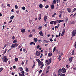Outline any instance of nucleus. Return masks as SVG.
<instances>
[{"label":"nucleus","instance_id":"1","mask_svg":"<svg viewBox=\"0 0 76 76\" xmlns=\"http://www.w3.org/2000/svg\"><path fill=\"white\" fill-rule=\"evenodd\" d=\"M12 45L11 46V48H15V47H17L19 45V44L17 43H16L14 44H12Z\"/></svg>","mask_w":76,"mask_h":76},{"label":"nucleus","instance_id":"2","mask_svg":"<svg viewBox=\"0 0 76 76\" xmlns=\"http://www.w3.org/2000/svg\"><path fill=\"white\" fill-rule=\"evenodd\" d=\"M39 65H40V68L41 69H42V67H43V66H44V62L42 61H41L38 64Z\"/></svg>","mask_w":76,"mask_h":76},{"label":"nucleus","instance_id":"3","mask_svg":"<svg viewBox=\"0 0 76 76\" xmlns=\"http://www.w3.org/2000/svg\"><path fill=\"white\" fill-rule=\"evenodd\" d=\"M72 37H75L76 34V29L73 30L72 32Z\"/></svg>","mask_w":76,"mask_h":76},{"label":"nucleus","instance_id":"4","mask_svg":"<svg viewBox=\"0 0 76 76\" xmlns=\"http://www.w3.org/2000/svg\"><path fill=\"white\" fill-rule=\"evenodd\" d=\"M2 60H3L5 62H7V56H5L3 57Z\"/></svg>","mask_w":76,"mask_h":76},{"label":"nucleus","instance_id":"5","mask_svg":"<svg viewBox=\"0 0 76 76\" xmlns=\"http://www.w3.org/2000/svg\"><path fill=\"white\" fill-rule=\"evenodd\" d=\"M61 72L63 73H66V69L64 67L62 68L61 69Z\"/></svg>","mask_w":76,"mask_h":76},{"label":"nucleus","instance_id":"6","mask_svg":"<svg viewBox=\"0 0 76 76\" xmlns=\"http://www.w3.org/2000/svg\"><path fill=\"white\" fill-rule=\"evenodd\" d=\"M51 62V58H50L49 59V61L48 60H45V63H48L47 64H48V65H49V64H50V63Z\"/></svg>","mask_w":76,"mask_h":76},{"label":"nucleus","instance_id":"7","mask_svg":"<svg viewBox=\"0 0 76 76\" xmlns=\"http://www.w3.org/2000/svg\"><path fill=\"white\" fill-rule=\"evenodd\" d=\"M67 10L69 13H70L72 12V9L69 8H68Z\"/></svg>","mask_w":76,"mask_h":76},{"label":"nucleus","instance_id":"8","mask_svg":"<svg viewBox=\"0 0 76 76\" xmlns=\"http://www.w3.org/2000/svg\"><path fill=\"white\" fill-rule=\"evenodd\" d=\"M20 30L21 32H23V33H25V29L21 28Z\"/></svg>","mask_w":76,"mask_h":76},{"label":"nucleus","instance_id":"9","mask_svg":"<svg viewBox=\"0 0 76 76\" xmlns=\"http://www.w3.org/2000/svg\"><path fill=\"white\" fill-rule=\"evenodd\" d=\"M61 73V69L60 68L59 69L58 72V74L59 75H58V76H60V75Z\"/></svg>","mask_w":76,"mask_h":76},{"label":"nucleus","instance_id":"10","mask_svg":"<svg viewBox=\"0 0 76 76\" xmlns=\"http://www.w3.org/2000/svg\"><path fill=\"white\" fill-rule=\"evenodd\" d=\"M1 7L3 8V9L5 8L6 7V6L3 4H1Z\"/></svg>","mask_w":76,"mask_h":76},{"label":"nucleus","instance_id":"11","mask_svg":"<svg viewBox=\"0 0 76 76\" xmlns=\"http://www.w3.org/2000/svg\"><path fill=\"white\" fill-rule=\"evenodd\" d=\"M36 61H37L38 64L40 63V62H41V61L39 59H36Z\"/></svg>","mask_w":76,"mask_h":76},{"label":"nucleus","instance_id":"12","mask_svg":"<svg viewBox=\"0 0 76 76\" xmlns=\"http://www.w3.org/2000/svg\"><path fill=\"white\" fill-rule=\"evenodd\" d=\"M42 7H43V5H42V4H40L39 5V7H40V9H42Z\"/></svg>","mask_w":76,"mask_h":76},{"label":"nucleus","instance_id":"13","mask_svg":"<svg viewBox=\"0 0 76 76\" xmlns=\"http://www.w3.org/2000/svg\"><path fill=\"white\" fill-rule=\"evenodd\" d=\"M53 54L52 53H48V56L49 57H51L52 56Z\"/></svg>","mask_w":76,"mask_h":76},{"label":"nucleus","instance_id":"14","mask_svg":"<svg viewBox=\"0 0 76 76\" xmlns=\"http://www.w3.org/2000/svg\"><path fill=\"white\" fill-rule=\"evenodd\" d=\"M42 27L39 26L38 28V29H39V31H41V29H42Z\"/></svg>","mask_w":76,"mask_h":76},{"label":"nucleus","instance_id":"15","mask_svg":"<svg viewBox=\"0 0 76 76\" xmlns=\"http://www.w3.org/2000/svg\"><path fill=\"white\" fill-rule=\"evenodd\" d=\"M39 18H38V19L39 20H41V14H40L39 15Z\"/></svg>","mask_w":76,"mask_h":76},{"label":"nucleus","instance_id":"16","mask_svg":"<svg viewBox=\"0 0 76 76\" xmlns=\"http://www.w3.org/2000/svg\"><path fill=\"white\" fill-rule=\"evenodd\" d=\"M56 3V1L55 0H53L52 3L53 4V5H54V4H55Z\"/></svg>","mask_w":76,"mask_h":76},{"label":"nucleus","instance_id":"17","mask_svg":"<svg viewBox=\"0 0 76 76\" xmlns=\"http://www.w3.org/2000/svg\"><path fill=\"white\" fill-rule=\"evenodd\" d=\"M13 43H16V42H18V40L17 39H15L14 40L13 42Z\"/></svg>","mask_w":76,"mask_h":76},{"label":"nucleus","instance_id":"18","mask_svg":"<svg viewBox=\"0 0 76 76\" xmlns=\"http://www.w3.org/2000/svg\"><path fill=\"white\" fill-rule=\"evenodd\" d=\"M51 9H54V5H51Z\"/></svg>","mask_w":76,"mask_h":76},{"label":"nucleus","instance_id":"19","mask_svg":"<svg viewBox=\"0 0 76 76\" xmlns=\"http://www.w3.org/2000/svg\"><path fill=\"white\" fill-rule=\"evenodd\" d=\"M15 62H18V58H15Z\"/></svg>","mask_w":76,"mask_h":76},{"label":"nucleus","instance_id":"20","mask_svg":"<svg viewBox=\"0 0 76 76\" xmlns=\"http://www.w3.org/2000/svg\"><path fill=\"white\" fill-rule=\"evenodd\" d=\"M41 55V52L40 51H39L38 52V54H37V56H39Z\"/></svg>","mask_w":76,"mask_h":76},{"label":"nucleus","instance_id":"21","mask_svg":"<svg viewBox=\"0 0 76 76\" xmlns=\"http://www.w3.org/2000/svg\"><path fill=\"white\" fill-rule=\"evenodd\" d=\"M72 59H73V57H71L69 59V61H72Z\"/></svg>","mask_w":76,"mask_h":76},{"label":"nucleus","instance_id":"22","mask_svg":"<svg viewBox=\"0 0 76 76\" xmlns=\"http://www.w3.org/2000/svg\"><path fill=\"white\" fill-rule=\"evenodd\" d=\"M34 41L35 42H37V41H38V39L37 38H34Z\"/></svg>","mask_w":76,"mask_h":76},{"label":"nucleus","instance_id":"23","mask_svg":"<svg viewBox=\"0 0 76 76\" xmlns=\"http://www.w3.org/2000/svg\"><path fill=\"white\" fill-rule=\"evenodd\" d=\"M7 51V48H6L5 50H4V53H6V51Z\"/></svg>","mask_w":76,"mask_h":76},{"label":"nucleus","instance_id":"24","mask_svg":"<svg viewBox=\"0 0 76 76\" xmlns=\"http://www.w3.org/2000/svg\"><path fill=\"white\" fill-rule=\"evenodd\" d=\"M35 61H34V65L32 67V68H34L35 67Z\"/></svg>","mask_w":76,"mask_h":76},{"label":"nucleus","instance_id":"25","mask_svg":"<svg viewBox=\"0 0 76 76\" xmlns=\"http://www.w3.org/2000/svg\"><path fill=\"white\" fill-rule=\"evenodd\" d=\"M50 66H48L47 67V70H49L50 69Z\"/></svg>","mask_w":76,"mask_h":76},{"label":"nucleus","instance_id":"26","mask_svg":"<svg viewBox=\"0 0 76 76\" xmlns=\"http://www.w3.org/2000/svg\"><path fill=\"white\" fill-rule=\"evenodd\" d=\"M65 76V74H62V73L60 75V76Z\"/></svg>","mask_w":76,"mask_h":76},{"label":"nucleus","instance_id":"27","mask_svg":"<svg viewBox=\"0 0 76 76\" xmlns=\"http://www.w3.org/2000/svg\"><path fill=\"white\" fill-rule=\"evenodd\" d=\"M56 15V13H55L53 14L52 15V18H54L55 17V16Z\"/></svg>","mask_w":76,"mask_h":76},{"label":"nucleus","instance_id":"28","mask_svg":"<svg viewBox=\"0 0 76 76\" xmlns=\"http://www.w3.org/2000/svg\"><path fill=\"white\" fill-rule=\"evenodd\" d=\"M13 18H14V15H12L10 18V20H12V19H13Z\"/></svg>","mask_w":76,"mask_h":76},{"label":"nucleus","instance_id":"29","mask_svg":"<svg viewBox=\"0 0 76 76\" xmlns=\"http://www.w3.org/2000/svg\"><path fill=\"white\" fill-rule=\"evenodd\" d=\"M3 70V68L1 67L0 68V72H1V71H2V70Z\"/></svg>","mask_w":76,"mask_h":76},{"label":"nucleus","instance_id":"30","mask_svg":"<svg viewBox=\"0 0 76 76\" xmlns=\"http://www.w3.org/2000/svg\"><path fill=\"white\" fill-rule=\"evenodd\" d=\"M44 20H46L47 19V16H45V17H44Z\"/></svg>","mask_w":76,"mask_h":76},{"label":"nucleus","instance_id":"31","mask_svg":"<svg viewBox=\"0 0 76 76\" xmlns=\"http://www.w3.org/2000/svg\"><path fill=\"white\" fill-rule=\"evenodd\" d=\"M58 27L57 26H55V30H57V29H58Z\"/></svg>","mask_w":76,"mask_h":76},{"label":"nucleus","instance_id":"32","mask_svg":"<svg viewBox=\"0 0 76 76\" xmlns=\"http://www.w3.org/2000/svg\"><path fill=\"white\" fill-rule=\"evenodd\" d=\"M65 31H66V30H65V29H64L63 30L62 33H63L64 34Z\"/></svg>","mask_w":76,"mask_h":76},{"label":"nucleus","instance_id":"33","mask_svg":"<svg viewBox=\"0 0 76 76\" xmlns=\"http://www.w3.org/2000/svg\"><path fill=\"white\" fill-rule=\"evenodd\" d=\"M76 8H75L74 9V10L72 11V13H73V12H74L75 11H76Z\"/></svg>","mask_w":76,"mask_h":76},{"label":"nucleus","instance_id":"34","mask_svg":"<svg viewBox=\"0 0 76 76\" xmlns=\"http://www.w3.org/2000/svg\"><path fill=\"white\" fill-rule=\"evenodd\" d=\"M38 51L37 50H36V53L35 54L36 55V56H37V55H38Z\"/></svg>","mask_w":76,"mask_h":76},{"label":"nucleus","instance_id":"35","mask_svg":"<svg viewBox=\"0 0 76 76\" xmlns=\"http://www.w3.org/2000/svg\"><path fill=\"white\" fill-rule=\"evenodd\" d=\"M48 7H49V6H48V5H47L45 6V8L46 9H47L48 8Z\"/></svg>","mask_w":76,"mask_h":76},{"label":"nucleus","instance_id":"36","mask_svg":"<svg viewBox=\"0 0 76 76\" xmlns=\"http://www.w3.org/2000/svg\"><path fill=\"white\" fill-rule=\"evenodd\" d=\"M20 71H22L23 70V68L22 67L20 68Z\"/></svg>","mask_w":76,"mask_h":76},{"label":"nucleus","instance_id":"37","mask_svg":"<svg viewBox=\"0 0 76 76\" xmlns=\"http://www.w3.org/2000/svg\"><path fill=\"white\" fill-rule=\"evenodd\" d=\"M56 47L55 46L54 47V48H53V52H54V51H55V50H56Z\"/></svg>","mask_w":76,"mask_h":76},{"label":"nucleus","instance_id":"38","mask_svg":"<svg viewBox=\"0 0 76 76\" xmlns=\"http://www.w3.org/2000/svg\"><path fill=\"white\" fill-rule=\"evenodd\" d=\"M63 11L62 10L59 11V12L60 13V14H62V13H63Z\"/></svg>","mask_w":76,"mask_h":76},{"label":"nucleus","instance_id":"39","mask_svg":"<svg viewBox=\"0 0 76 76\" xmlns=\"http://www.w3.org/2000/svg\"><path fill=\"white\" fill-rule=\"evenodd\" d=\"M57 20V21L58 22L57 23H60V20Z\"/></svg>","mask_w":76,"mask_h":76},{"label":"nucleus","instance_id":"40","mask_svg":"<svg viewBox=\"0 0 76 76\" xmlns=\"http://www.w3.org/2000/svg\"><path fill=\"white\" fill-rule=\"evenodd\" d=\"M29 37H30V38H31V37H32V34H30V35H29Z\"/></svg>","mask_w":76,"mask_h":76},{"label":"nucleus","instance_id":"41","mask_svg":"<svg viewBox=\"0 0 76 76\" xmlns=\"http://www.w3.org/2000/svg\"><path fill=\"white\" fill-rule=\"evenodd\" d=\"M32 31L33 32H35V30L34 29H33L32 30Z\"/></svg>","mask_w":76,"mask_h":76},{"label":"nucleus","instance_id":"42","mask_svg":"<svg viewBox=\"0 0 76 76\" xmlns=\"http://www.w3.org/2000/svg\"><path fill=\"white\" fill-rule=\"evenodd\" d=\"M40 47V46H39V45H38L37 47V49L39 48Z\"/></svg>","mask_w":76,"mask_h":76},{"label":"nucleus","instance_id":"43","mask_svg":"<svg viewBox=\"0 0 76 76\" xmlns=\"http://www.w3.org/2000/svg\"><path fill=\"white\" fill-rule=\"evenodd\" d=\"M53 23H54V21H52L50 22V24H53Z\"/></svg>","mask_w":76,"mask_h":76},{"label":"nucleus","instance_id":"44","mask_svg":"<svg viewBox=\"0 0 76 76\" xmlns=\"http://www.w3.org/2000/svg\"><path fill=\"white\" fill-rule=\"evenodd\" d=\"M26 71L27 72H29V69H28V68H26Z\"/></svg>","mask_w":76,"mask_h":76},{"label":"nucleus","instance_id":"45","mask_svg":"<svg viewBox=\"0 0 76 76\" xmlns=\"http://www.w3.org/2000/svg\"><path fill=\"white\" fill-rule=\"evenodd\" d=\"M22 9H23V10H25L26 8H25V7H22Z\"/></svg>","mask_w":76,"mask_h":76},{"label":"nucleus","instance_id":"46","mask_svg":"<svg viewBox=\"0 0 76 76\" xmlns=\"http://www.w3.org/2000/svg\"><path fill=\"white\" fill-rule=\"evenodd\" d=\"M43 56V54L41 53L40 55V58H42V57Z\"/></svg>","mask_w":76,"mask_h":76},{"label":"nucleus","instance_id":"47","mask_svg":"<svg viewBox=\"0 0 76 76\" xmlns=\"http://www.w3.org/2000/svg\"><path fill=\"white\" fill-rule=\"evenodd\" d=\"M15 7L16 9H18V6L17 5H15Z\"/></svg>","mask_w":76,"mask_h":76},{"label":"nucleus","instance_id":"48","mask_svg":"<svg viewBox=\"0 0 76 76\" xmlns=\"http://www.w3.org/2000/svg\"><path fill=\"white\" fill-rule=\"evenodd\" d=\"M42 31H40L39 32V34H42Z\"/></svg>","mask_w":76,"mask_h":76},{"label":"nucleus","instance_id":"49","mask_svg":"<svg viewBox=\"0 0 76 76\" xmlns=\"http://www.w3.org/2000/svg\"><path fill=\"white\" fill-rule=\"evenodd\" d=\"M50 41L51 42H52V41H53V39L52 38L50 39Z\"/></svg>","mask_w":76,"mask_h":76},{"label":"nucleus","instance_id":"50","mask_svg":"<svg viewBox=\"0 0 76 76\" xmlns=\"http://www.w3.org/2000/svg\"><path fill=\"white\" fill-rule=\"evenodd\" d=\"M66 20H66V22H67V20H68V18H67V17H66Z\"/></svg>","mask_w":76,"mask_h":76},{"label":"nucleus","instance_id":"51","mask_svg":"<svg viewBox=\"0 0 76 76\" xmlns=\"http://www.w3.org/2000/svg\"><path fill=\"white\" fill-rule=\"evenodd\" d=\"M16 13L18 14H19V10L17 11Z\"/></svg>","mask_w":76,"mask_h":76},{"label":"nucleus","instance_id":"52","mask_svg":"<svg viewBox=\"0 0 76 76\" xmlns=\"http://www.w3.org/2000/svg\"><path fill=\"white\" fill-rule=\"evenodd\" d=\"M56 23H57V22L56 21H54L53 23L54 25H56Z\"/></svg>","mask_w":76,"mask_h":76},{"label":"nucleus","instance_id":"53","mask_svg":"<svg viewBox=\"0 0 76 76\" xmlns=\"http://www.w3.org/2000/svg\"><path fill=\"white\" fill-rule=\"evenodd\" d=\"M72 52V55H74V50H73Z\"/></svg>","mask_w":76,"mask_h":76},{"label":"nucleus","instance_id":"54","mask_svg":"<svg viewBox=\"0 0 76 76\" xmlns=\"http://www.w3.org/2000/svg\"><path fill=\"white\" fill-rule=\"evenodd\" d=\"M42 72V70H40V71H39V73H41Z\"/></svg>","mask_w":76,"mask_h":76},{"label":"nucleus","instance_id":"55","mask_svg":"<svg viewBox=\"0 0 76 76\" xmlns=\"http://www.w3.org/2000/svg\"><path fill=\"white\" fill-rule=\"evenodd\" d=\"M40 35L41 37H42V36H43V33H42L40 34Z\"/></svg>","mask_w":76,"mask_h":76},{"label":"nucleus","instance_id":"56","mask_svg":"<svg viewBox=\"0 0 76 76\" xmlns=\"http://www.w3.org/2000/svg\"><path fill=\"white\" fill-rule=\"evenodd\" d=\"M19 76H22V74H20V73H19Z\"/></svg>","mask_w":76,"mask_h":76},{"label":"nucleus","instance_id":"57","mask_svg":"<svg viewBox=\"0 0 76 76\" xmlns=\"http://www.w3.org/2000/svg\"><path fill=\"white\" fill-rule=\"evenodd\" d=\"M12 38L13 39H14L15 38V37L14 36H13V37H12Z\"/></svg>","mask_w":76,"mask_h":76},{"label":"nucleus","instance_id":"58","mask_svg":"<svg viewBox=\"0 0 76 76\" xmlns=\"http://www.w3.org/2000/svg\"><path fill=\"white\" fill-rule=\"evenodd\" d=\"M44 26H45V27H47V24H45Z\"/></svg>","mask_w":76,"mask_h":76},{"label":"nucleus","instance_id":"59","mask_svg":"<svg viewBox=\"0 0 76 76\" xmlns=\"http://www.w3.org/2000/svg\"><path fill=\"white\" fill-rule=\"evenodd\" d=\"M33 42H31L30 43V45H32L33 44Z\"/></svg>","mask_w":76,"mask_h":76},{"label":"nucleus","instance_id":"60","mask_svg":"<svg viewBox=\"0 0 76 76\" xmlns=\"http://www.w3.org/2000/svg\"><path fill=\"white\" fill-rule=\"evenodd\" d=\"M64 33H62L61 34V36L62 37H63V35H64Z\"/></svg>","mask_w":76,"mask_h":76},{"label":"nucleus","instance_id":"61","mask_svg":"<svg viewBox=\"0 0 76 76\" xmlns=\"http://www.w3.org/2000/svg\"><path fill=\"white\" fill-rule=\"evenodd\" d=\"M74 47L75 48H76V42H75V45H74Z\"/></svg>","mask_w":76,"mask_h":76},{"label":"nucleus","instance_id":"62","mask_svg":"<svg viewBox=\"0 0 76 76\" xmlns=\"http://www.w3.org/2000/svg\"><path fill=\"white\" fill-rule=\"evenodd\" d=\"M72 24H75V21H73L72 22Z\"/></svg>","mask_w":76,"mask_h":76},{"label":"nucleus","instance_id":"63","mask_svg":"<svg viewBox=\"0 0 76 76\" xmlns=\"http://www.w3.org/2000/svg\"><path fill=\"white\" fill-rule=\"evenodd\" d=\"M21 73H22V74L24 73V71H22V72H21Z\"/></svg>","mask_w":76,"mask_h":76},{"label":"nucleus","instance_id":"64","mask_svg":"<svg viewBox=\"0 0 76 76\" xmlns=\"http://www.w3.org/2000/svg\"><path fill=\"white\" fill-rule=\"evenodd\" d=\"M12 75H15V73H14V72H12Z\"/></svg>","mask_w":76,"mask_h":76}]
</instances>
